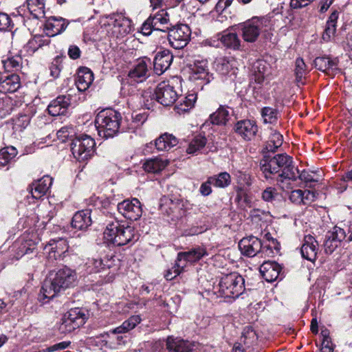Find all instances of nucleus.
I'll use <instances>...</instances> for the list:
<instances>
[{
  "instance_id": "dca6fc26",
  "label": "nucleus",
  "mask_w": 352,
  "mask_h": 352,
  "mask_svg": "<svg viewBox=\"0 0 352 352\" xmlns=\"http://www.w3.org/2000/svg\"><path fill=\"white\" fill-rule=\"evenodd\" d=\"M151 65V60L148 58L144 57L138 59L129 72L128 76L136 82H143L150 76Z\"/></svg>"
},
{
  "instance_id": "7c9ffc66",
  "label": "nucleus",
  "mask_w": 352,
  "mask_h": 352,
  "mask_svg": "<svg viewBox=\"0 0 352 352\" xmlns=\"http://www.w3.org/2000/svg\"><path fill=\"white\" fill-rule=\"evenodd\" d=\"M91 213L90 209L82 210L76 212L72 220V226L80 230L87 229L92 223Z\"/></svg>"
},
{
  "instance_id": "6ab92c4d",
  "label": "nucleus",
  "mask_w": 352,
  "mask_h": 352,
  "mask_svg": "<svg viewBox=\"0 0 352 352\" xmlns=\"http://www.w3.org/2000/svg\"><path fill=\"white\" fill-rule=\"evenodd\" d=\"M69 22L60 16H50L45 23L46 35L49 37L55 36L63 32Z\"/></svg>"
},
{
  "instance_id": "49530a36",
  "label": "nucleus",
  "mask_w": 352,
  "mask_h": 352,
  "mask_svg": "<svg viewBox=\"0 0 352 352\" xmlns=\"http://www.w3.org/2000/svg\"><path fill=\"white\" fill-rule=\"evenodd\" d=\"M206 138L204 136H195L190 142L187 148V152L191 154L195 153L203 148L206 146Z\"/></svg>"
},
{
  "instance_id": "a211bd4d",
  "label": "nucleus",
  "mask_w": 352,
  "mask_h": 352,
  "mask_svg": "<svg viewBox=\"0 0 352 352\" xmlns=\"http://www.w3.org/2000/svg\"><path fill=\"white\" fill-rule=\"evenodd\" d=\"M111 19L113 20L112 33L116 37H122L131 31V20L122 13L113 14Z\"/></svg>"
},
{
  "instance_id": "680f3d73",
  "label": "nucleus",
  "mask_w": 352,
  "mask_h": 352,
  "mask_svg": "<svg viewBox=\"0 0 352 352\" xmlns=\"http://www.w3.org/2000/svg\"><path fill=\"white\" fill-rule=\"evenodd\" d=\"M276 190L272 187H268L262 192V199L265 201L272 202L276 197Z\"/></svg>"
},
{
  "instance_id": "3c124183",
  "label": "nucleus",
  "mask_w": 352,
  "mask_h": 352,
  "mask_svg": "<svg viewBox=\"0 0 352 352\" xmlns=\"http://www.w3.org/2000/svg\"><path fill=\"white\" fill-rule=\"evenodd\" d=\"M102 258H89L85 263L86 271L89 274L99 272L102 270Z\"/></svg>"
},
{
  "instance_id": "a18cd8bd",
  "label": "nucleus",
  "mask_w": 352,
  "mask_h": 352,
  "mask_svg": "<svg viewBox=\"0 0 352 352\" xmlns=\"http://www.w3.org/2000/svg\"><path fill=\"white\" fill-rule=\"evenodd\" d=\"M213 186L219 188H226L230 184L231 177L226 172L221 173L217 176L210 177Z\"/></svg>"
},
{
  "instance_id": "69168bd1",
  "label": "nucleus",
  "mask_w": 352,
  "mask_h": 352,
  "mask_svg": "<svg viewBox=\"0 0 352 352\" xmlns=\"http://www.w3.org/2000/svg\"><path fill=\"white\" fill-rule=\"evenodd\" d=\"M254 73L262 74L266 75V72L267 70V64L263 60H258L256 61L254 66Z\"/></svg>"
},
{
  "instance_id": "bb28decb",
  "label": "nucleus",
  "mask_w": 352,
  "mask_h": 352,
  "mask_svg": "<svg viewBox=\"0 0 352 352\" xmlns=\"http://www.w3.org/2000/svg\"><path fill=\"white\" fill-rule=\"evenodd\" d=\"M93 80L94 74L91 69L85 67L79 68L75 80V84L79 91H86L90 87Z\"/></svg>"
},
{
  "instance_id": "052dcab7",
  "label": "nucleus",
  "mask_w": 352,
  "mask_h": 352,
  "mask_svg": "<svg viewBox=\"0 0 352 352\" xmlns=\"http://www.w3.org/2000/svg\"><path fill=\"white\" fill-rule=\"evenodd\" d=\"M289 200L297 205L302 204L303 202V190H292L289 195Z\"/></svg>"
},
{
  "instance_id": "2eb2a0df",
  "label": "nucleus",
  "mask_w": 352,
  "mask_h": 352,
  "mask_svg": "<svg viewBox=\"0 0 352 352\" xmlns=\"http://www.w3.org/2000/svg\"><path fill=\"white\" fill-rule=\"evenodd\" d=\"M190 78L203 86L209 83L212 79V74L208 72V62L206 60H197L191 68Z\"/></svg>"
},
{
  "instance_id": "393cba45",
  "label": "nucleus",
  "mask_w": 352,
  "mask_h": 352,
  "mask_svg": "<svg viewBox=\"0 0 352 352\" xmlns=\"http://www.w3.org/2000/svg\"><path fill=\"white\" fill-rule=\"evenodd\" d=\"M338 63L336 58H331L329 56L317 57L314 60L315 67L328 75H334L336 73L338 70Z\"/></svg>"
},
{
  "instance_id": "473e14b6",
  "label": "nucleus",
  "mask_w": 352,
  "mask_h": 352,
  "mask_svg": "<svg viewBox=\"0 0 352 352\" xmlns=\"http://www.w3.org/2000/svg\"><path fill=\"white\" fill-rule=\"evenodd\" d=\"M1 63L5 72H16L22 67L23 58L21 55H13L9 52L6 58H3Z\"/></svg>"
},
{
  "instance_id": "79ce46f5",
  "label": "nucleus",
  "mask_w": 352,
  "mask_h": 352,
  "mask_svg": "<svg viewBox=\"0 0 352 352\" xmlns=\"http://www.w3.org/2000/svg\"><path fill=\"white\" fill-rule=\"evenodd\" d=\"M140 100V105L147 109L153 107L155 102L157 101L155 98V90L153 91L151 89H147L142 91V93L135 96Z\"/></svg>"
},
{
  "instance_id": "423d86ee",
  "label": "nucleus",
  "mask_w": 352,
  "mask_h": 352,
  "mask_svg": "<svg viewBox=\"0 0 352 352\" xmlns=\"http://www.w3.org/2000/svg\"><path fill=\"white\" fill-rule=\"evenodd\" d=\"M352 241V222L344 224L343 228L335 226L332 231L328 232L324 241V249L326 254H332L341 243Z\"/></svg>"
},
{
  "instance_id": "20e7f679",
  "label": "nucleus",
  "mask_w": 352,
  "mask_h": 352,
  "mask_svg": "<svg viewBox=\"0 0 352 352\" xmlns=\"http://www.w3.org/2000/svg\"><path fill=\"white\" fill-rule=\"evenodd\" d=\"M104 237L113 245L122 246L138 241V236L133 226L113 221L106 227Z\"/></svg>"
},
{
  "instance_id": "0e129e2a",
  "label": "nucleus",
  "mask_w": 352,
  "mask_h": 352,
  "mask_svg": "<svg viewBox=\"0 0 352 352\" xmlns=\"http://www.w3.org/2000/svg\"><path fill=\"white\" fill-rule=\"evenodd\" d=\"M315 0H291L290 6L293 9H300L309 6Z\"/></svg>"
},
{
  "instance_id": "4d7b16f0",
  "label": "nucleus",
  "mask_w": 352,
  "mask_h": 352,
  "mask_svg": "<svg viewBox=\"0 0 352 352\" xmlns=\"http://www.w3.org/2000/svg\"><path fill=\"white\" fill-rule=\"evenodd\" d=\"M297 175L298 176L296 177L294 179H290V181H296L297 179H300V180L304 181L307 184L319 182V179L318 178H314L313 173H309L304 170L301 173H300L298 169L297 168Z\"/></svg>"
},
{
  "instance_id": "a19ab883",
  "label": "nucleus",
  "mask_w": 352,
  "mask_h": 352,
  "mask_svg": "<svg viewBox=\"0 0 352 352\" xmlns=\"http://www.w3.org/2000/svg\"><path fill=\"white\" fill-rule=\"evenodd\" d=\"M196 100L197 96L195 94H188L179 100L175 107V110L179 114L187 112L194 107Z\"/></svg>"
},
{
  "instance_id": "aec40b11",
  "label": "nucleus",
  "mask_w": 352,
  "mask_h": 352,
  "mask_svg": "<svg viewBox=\"0 0 352 352\" xmlns=\"http://www.w3.org/2000/svg\"><path fill=\"white\" fill-rule=\"evenodd\" d=\"M173 55L168 50L158 52L154 58L153 67L156 74L161 75L170 66Z\"/></svg>"
},
{
  "instance_id": "2f4dec72",
  "label": "nucleus",
  "mask_w": 352,
  "mask_h": 352,
  "mask_svg": "<svg viewBox=\"0 0 352 352\" xmlns=\"http://www.w3.org/2000/svg\"><path fill=\"white\" fill-rule=\"evenodd\" d=\"M113 329L107 332L101 334V337L104 338V346L116 349L117 346L124 345L126 342V336L124 333H114Z\"/></svg>"
},
{
  "instance_id": "e2e57ef3",
  "label": "nucleus",
  "mask_w": 352,
  "mask_h": 352,
  "mask_svg": "<svg viewBox=\"0 0 352 352\" xmlns=\"http://www.w3.org/2000/svg\"><path fill=\"white\" fill-rule=\"evenodd\" d=\"M212 185H213V182H212V179L210 177L206 182L201 184L199 188V192L201 195L204 197L210 195L212 193Z\"/></svg>"
},
{
  "instance_id": "58836bf2",
  "label": "nucleus",
  "mask_w": 352,
  "mask_h": 352,
  "mask_svg": "<svg viewBox=\"0 0 352 352\" xmlns=\"http://www.w3.org/2000/svg\"><path fill=\"white\" fill-rule=\"evenodd\" d=\"M28 9L34 19L43 17L45 15L44 0H27Z\"/></svg>"
},
{
  "instance_id": "c756f323",
  "label": "nucleus",
  "mask_w": 352,
  "mask_h": 352,
  "mask_svg": "<svg viewBox=\"0 0 352 352\" xmlns=\"http://www.w3.org/2000/svg\"><path fill=\"white\" fill-rule=\"evenodd\" d=\"M230 109H231L228 106L220 105L215 112L210 114L208 120L203 126L208 123L219 126L226 125L230 119Z\"/></svg>"
},
{
  "instance_id": "4c0bfd02",
  "label": "nucleus",
  "mask_w": 352,
  "mask_h": 352,
  "mask_svg": "<svg viewBox=\"0 0 352 352\" xmlns=\"http://www.w3.org/2000/svg\"><path fill=\"white\" fill-rule=\"evenodd\" d=\"M283 135L275 130H271L264 150L267 153H274L283 144Z\"/></svg>"
},
{
  "instance_id": "b1692460",
  "label": "nucleus",
  "mask_w": 352,
  "mask_h": 352,
  "mask_svg": "<svg viewBox=\"0 0 352 352\" xmlns=\"http://www.w3.org/2000/svg\"><path fill=\"white\" fill-rule=\"evenodd\" d=\"M52 184V178L45 175L42 178L34 181L30 186L32 197L39 199L44 196Z\"/></svg>"
},
{
  "instance_id": "864d4df0",
  "label": "nucleus",
  "mask_w": 352,
  "mask_h": 352,
  "mask_svg": "<svg viewBox=\"0 0 352 352\" xmlns=\"http://www.w3.org/2000/svg\"><path fill=\"white\" fill-rule=\"evenodd\" d=\"M186 266L185 263H180L177 261V259L175 261L174 266L171 269H168L165 274L164 277L167 280H171L176 276L180 274L182 272L184 267Z\"/></svg>"
},
{
  "instance_id": "a878e982",
  "label": "nucleus",
  "mask_w": 352,
  "mask_h": 352,
  "mask_svg": "<svg viewBox=\"0 0 352 352\" xmlns=\"http://www.w3.org/2000/svg\"><path fill=\"white\" fill-rule=\"evenodd\" d=\"M21 87L20 78L16 74L0 77V93H13Z\"/></svg>"
},
{
  "instance_id": "338daca9",
  "label": "nucleus",
  "mask_w": 352,
  "mask_h": 352,
  "mask_svg": "<svg viewBox=\"0 0 352 352\" xmlns=\"http://www.w3.org/2000/svg\"><path fill=\"white\" fill-rule=\"evenodd\" d=\"M102 261H103V267H102V270H104V269H111L112 267H113L116 264H115V256H107L105 257H104L103 258H102Z\"/></svg>"
},
{
  "instance_id": "0eeeda50",
  "label": "nucleus",
  "mask_w": 352,
  "mask_h": 352,
  "mask_svg": "<svg viewBox=\"0 0 352 352\" xmlns=\"http://www.w3.org/2000/svg\"><path fill=\"white\" fill-rule=\"evenodd\" d=\"M95 146V140L87 135L76 137L70 144L72 155L79 162L90 159L94 155Z\"/></svg>"
},
{
  "instance_id": "37998d69",
  "label": "nucleus",
  "mask_w": 352,
  "mask_h": 352,
  "mask_svg": "<svg viewBox=\"0 0 352 352\" xmlns=\"http://www.w3.org/2000/svg\"><path fill=\"white\" fill-rule=\"evenodd\" d=\"M168 163V161H164L157 157L151 158L144 163L143 168L146 172L156 173L164 169Z\"/></svg>"
},
{
  "instance_id": "e433bc0d",
  "label": "nucleus",
  "mask_w": 352,
  "mask_h": 352,
  "mask_svg": "<svg viewBox=\"0 0 352 352\" xmlns=\"http://www.w3.org/2000/svg\"><path fill=\"white\" fill-rule=\"evenodd\" d=\"M340 12L337 10H334L329 16L326 23L322 38L324 41H329L330 38L334 36L336 31L337 22Z\"/></svg>"
},
{
  "instance_id": "13d9d810",
  "label": "nucleus",
  "mask_w": 352,
  "mask_h": 352,
  "mask_svg": "<svg viewBox=\"0 0 352 352\" xmlns=\"http://www.w3.org/2000/svg\"><path fill=\"white\" fill-rule=\"evenodd\" d=\"M12 25L13 24L10 17L6 13L0 12V30H9Z\"/></svg>"
},
{
  "instance_id": "cd10ccee",
  "label": "nucleus",
  "mask_w": 352,
  "mask_h": 352,
  "mask_svg": "<svg viewBox=\"0 0 352 352\" xmlns=\"http://www.w3.org/2000/svg\"><path fill=\"white\" fill-rule=\"evenodd\" d=\"M206 255H208L206 248L198 246L187 252H179L177 259L180 263H185V262L195 263Z\"/></svg>"
},
{
  "instance_id": "bf43d9fd",
  "label": "nucleus",
  "mask_w": 352,
  "mask_h": 352,
  "mask_svg": "<svg viewBox=\"0 0 352 352\" xmlns=\"http://www.w3.org/2000/svg\"><path fill=\"white\" fill-rule=\"evenodd\" d=\"M322 342L320 348V352H333V344L331 338L326 333L322 331Z\"/></svg>"
},
{
  "instance_id": "603ef678",
  "label": "nucleus",
  "mask_w": 352,
  "mask_h": 352,
  "mask_svg": "<svg viewBox=\"0 0 352 352\" xmlns=\"http://www.w3.org/2000/svg\"><path fill=\"white\" fill-rule=\"evenodd\" d=\"M13 109V103L10 98L6 96L0 98V113L1 116L10 114Z\"/></svg>"
},
{
  "instance_id": "ea45409f",
  "label": "nucleus",
  "mask_w": 352,
  "mask_h": 352,
  "mask_svg": "<svg viewBox=\"0 0 352 352\" xmlns=\"http://www.w3.org/2000/svg\"><path fill=\"white\" fill-rule=\"evenodd\" d=\"M142 321L139 315H133L124 320L121 325L113 329L114 333H126L135 328Z\"/></svg>"
},
{
  "instance_id": "c03bdc74",
  "label": "nucleus",
  "mask_w": 352,
  "mask_h": 352,
  "mask_svg": "<svg viewBox=\"0 0 352 352\" xmlns=\"http://www.w3.org/2000/svg\"><path fill=\"white\" fill-rule=\"evenodd\" d=\"M17 155V151L14 146H8L0 150V166L7 165Z\"/></svg>"
},
{
  "instance_id": "5701e85b",
  "label": "nucleus",
  "mask_w": 352,
  "mask_h": 352,
  "mask_svg": "<svg viewBox=\"0 0 352 352\" xmlns=\"http://www.w3.org/2000/svg\"><path fill=\"white\" fill-rule=\"evenodd\" d=\"M260 272L267 282H273L278 279L280 274L282 267L275 261H265L260 266Z\"/></svg>"
},
{
  "instance_id": "412c9836",
  "label": "nucleus",
  "mask_w": 352,
  "mask_h": 352,
  "mask_svg": "<svg viewBox=\"0 0 352 352\" xmlns=\"http://www.w3.org/2000/svg\"><path fill=\"white\" fill-rule=\"evenodd\" d=\"M197 344L179 338L168 337L166 348L168 352H192Z\"/></svg>"
},
{
  "instance_id": "4468645a",
  "label": "nucleus",
  "mask_w": 352,
  "mask_h": 352,
  "mask_svg": "<svg viewBox=\"0 0 352 352\" xmlns=\"http://www.w3.org/2000/svg\"><path fill=\"white\" fill-rule=\"evenodd\" d=\"M117 208L118 210L122 216L131 221L139 219L142 214L141 203L136 198L125 199L119 203Z\"/></svg>"
},
{
  "instance_id": "f704fd0d",
  "label": "nucleus",
  "mask_w": 352,
  "mask_h": 352,
  "mask_svg": "<svg viewBox=\"0 0 352 352\" xmlns=\"http://www.w3.org/2000/svg\"><path fill=\"white\" fill-rule=\"evenodd\" d=\"M178 143L177 139L172 134L164 133L160 135L155 142L156 148L160 151H168Z\"/></svg>"
},
{
  "instance_id": "4be33fe9",
  "label": "nucleus",
  "mask_w": 352,
  "mask_h": 352,
  "mask_svg": "<svg viewBox=\"0 0 352 352\" xmlns=\"http://www.w3.org/2000/svg\"><path fill=\"white\" fill-rule=\"evenodd\" d=\"M70 104L69 96H59L50 102L47 107V110L52 116L65 115Z\"/></svg>"
},
{
  "instance_id": "7ed1b4c3",
  "label": "nucleus",
  "mask_w": 352,
  "mask_h": 352,
  "mask_svg": "<svg viewBox=\"0 0 352 352\" xmlns=\"http://www.w3.org/2000/svg\"><path fill=\"white\" fill-rule=\"evenodd\" d=\"M122 116L120 112L107 108L99 111L94 123L99 136L107 139L113 138L120 132Z\"/></svg>"
},
{
  "instance_id": "c85d7f7f",
  "label": "nucleus",
  "mask_w": 352,
  "mask_h": 352,
  "mask_svg": "<svg viewBox=\"0 0 352 352\" xmlns=\"http://www.w3.org/2000/svg\"><path fill=\"white\" fill-rule=\"evenodd\" d=\"M318 243L311 235H306L304 243L301 247L302 256L310 261H314L316 258Z\"/></svg>"
},
{
  "instance_id": "774afa93",
  "label": "nucleus",
  "mask_w": 352,
  "mask_h": 352,
  "mask_svg": "<svg viewBox=\"0 0 352 352\" xmlns=\"http://www.w3.org/2000/svg\"><path fill=\"white\" fill-rule=\"evenodd\" d=\"M70 344V342H61L57 344H55L48 348L46 349L47 352H53L58 350L65 349L69 346Z\"/></svg>"
},
{
  "instance_id": "09e8293b",
  "label": "nucleus",
  "mask_w": 352,
  "mask_h": 352,
  "mask_svg": "<svg viewBox=\"0 0 352 352\" xmlns=\"http://www.w3.org/2000/svg\"><path fill=\"white\" fill-rule=\"evenodd\" d=\"M294 73L296 82L302 83V80L306 74V65L302 58H298L296 60Z\"/></svg>"
},
{
  "instance_id": "39448f33",
  "label": "nucleus",
  "mask_w": 352,
  "mask_h": 352,
  "mask_svg": "<svg viewBox=\"0 0 352 352\" xmlns=\"http://www.w3.org/2000/svg\"><path fill=\"white\" fill-rule=\"evenodd\" d=\"M217 289L215 292L220 296L235 299L243 293L245 280L238 273L232 272L221 278Z\"/></svg>"
},
{
  "instance_id": "1a4fd4ad",
  "label": "nucleus",
  "mask_w": 352,
  "mask_h": 352,
  "mask_svg": "<svg viewBox=\"0 0 352 352\" xmlns=\"http://www.w3.org/2000/svg\"><path fill=\"white\" fill-rule=\"evenodd\" d=\"M239 248L243 255L248 257H253L258 254L261 256L273 254L270 245H264L261 239L253 236L243 238L239 242Z\"/></svg>"
},
{
  "instance_id": "f03ea898",
  "label": "nucleus",
  "mask_w": 352,
  "mask_h": 352,
  "mask_svg": "<svg viewBox=\"0 0 352 352\" xmlns=\"http://www.w3.org/2000/svg\"><path fill=\"white\" fill-rule=\"evenodd\" d=\"M77 278L76 273L65 266L50 272L44 280L40 292L41 300H50L66 289L74 287Z\"/></svg>"
},
{
  "instance_id": "de8ad7c7",
  "label": "nucleus",
  "mask_w": 352,
  "mask_h": 352,
  "mask_svg": "<svg viewBox=\"0 0 352 352\" xmlns=\"http://www.w3.org/2000/svg\"><path fill=\"white\" fill-rule=\"evenodd\" d=\"M278 111L277 109L265 107L261 109V116L263 118L265 123L273 124L276 122L278 118Z\"/></svg>"
},
{
  "instance_id": "f257e3e1",
  "label": "nucleus",
  "mask_w": 352,
  "mask_h": 352,
  "mask_svg": "<svg viewBox=\"0 0 352 352\" xmlns=\"http://www.w3.org/2000/svg\"><path fill=\"white\" fill-rule=\"evenodd\" d=\"M260 167L266 179L278 174L276 181L283 189L292 188L289 182L298 176L297 167L294 166L292 157L285 153L274 157L265 155L260 162Z\"/></svg>"
},
{
  "instance_id": "6e6552de",
  "label": "nucleus",
  "mask_w": 352,
  "mask_h": 352,
  "mask_svg": "<svg viewBox=\"0 0 352 352\" xmlns=\"http://www.w3.org/2000/svg\"><path fill=\"white\" fill-rule=\"evenodd\" d=\"M87 319L85 311L80 308L71 309L64 314L58 327L61 334H67L83 325Z\"/></svg>"
},
{
  "instance_id": "ddd939ff",
  "label": "nucleus",
  "mask_w": 352,
  "mask_h": 352,
  "mask_svg": "<svg viewBox=\"0 0 352 352\" xmlns=\"http://www.w3.org/2000/svg\"><path fill=\"white\" fill-rule=\"evenodd\" d=\"M267 20L264 19L252 18L243 23L241 26V35L243 40L248 43L255 42Z\"/></svg>"
},
{
  "instance_id": "f3484780",
  "label": "nucleus",
  "mask_w": 352,
  "mask_h": 352,
  "mask_svg": "<svg viewBox=\"0 0 352 352\" xmlns=\"http://www.w3.org/2000/svg\"><path fill=\"white\" fill-rule=\"evenodd\" d=\"M234 131L244 140H251L258 131L255 121L245 119L238 121L233 127Z\"/></svg>"
},
{
  "instance_id": "72a5a7b5",
  "label": "nucleus",
  "mask_w": 352,
  "mask_h": 352,
  "mask_svg": "<svg viewBox=\"0 0 352 352\" xmlns=\"http://www.w3.org/2000/svg\"><path fill=\"white\" fill-rule=\"evenodd\" d=\"M218 39L224 47L234 50L240 49L241 41L236 33L224 31L222 34H218Z\"/></svg>"
},
{
  "instance_id": "6e6d98bb",
  "label": "nucleus",
  "mask_w": 352,
  "mask_h": 352,
  "mask_svg": "<svg viewBox=\"0 0 352 352\" xmlns=\"http://www.w3.org/2000/svg\"><path fill=\"white\" fill-rule=\"evenodd\" d=\"M30 118L28 115H21L14 120V129L15 130L22 131L30 124Z\"/></svg>"
},
{
  "instance_id": "8fccbe9b",
  "label": "nucleus",
  "mask_w": 352,
  "mask_h": 352,
  "mask_svg": "<svg viewBox=\"0 0 352 352\" xmlns=\"http://www.w3.org/2000/svg\"><path fill=\"white\" fill-rule=\"evenodd\" d=\"M57 138L61 142H66L68 140L72 142L75 132L72 126H63L57 131Z\"/></svg>"
},
{
  "instance_id": "c9c22d12",
  "label": "nucleus",
  "mask_w": 352,
  "mask_h": 352,
  "mask_svg": "<svg viewBox=\"0 0 352 352\" xmlns=\"http://www.w3.org/2000/svg\"><path fill=\"white\" fill-rule=\"evenodd\" d=\"M50 43V39L48 36L37 34L28 42L25 47L28 53L33 54L39 48L48 45Z\"/></svg>"
},
{
  "instance_id": "9b49d317",
  "label": "nucleus",
  "mask_w": 352,
  "mask_h": 352,
  "mask_svg": "<svg viewBox=\"0 0 352 352\" xmlns=\"http://www.w3.org/2000/svg\"><path fill=\"white\" fill-rule=\"evenodd\" d=\"M170 20L169 14L165 9H162L153 14H151L141 26V33L149 36L153 31H167L164 26Z\"/></svg>"
},
{
  "instance_id": "f8f14e48",
  "label": "nucleus",
  "mask_w": 352,
  "mask_h": 352,
  "mask_svg": "<svg viewBox=\"0 0 352 352\" xmlns=\"http://www.w3.org/2000/svg\"><path fill=\"white\" fill-rule=\"evenodd\" d=\"M178 98V94L175 87L169 82H160L155 89V98L157 102L164 106H170L175 103Z\"/></svg>"
},
{
  "instance_id": "9d476101",
  "label": "nucleus",
  "mask_w": 352,
  "mask_h": 352,
  "mask_svg": "<svg viewBox=\"0 0 352 352\" xmlns=\"http://www.w3.org/2000/svg\"><path fill=\"white\" fill-rule=\"evenodd\" d=\"M168 39L171 47L180 50L187 45L190 40L191 30L184 23H178L171 27H166Z\"/></svg>"
},
{
  "instance_id": "5fc2aeb1",
  "label": "nucleus",
  "mask_w": 352,
  "mask_h": 352,
  "mask_svg": "<svg viewBox=\"0 0 352 352\" xmlns=\"http://www.w3.org/2000/svg\"><path fill=\"white\" fill-rule=\"evenodd\" d=\"M270 216V212L261 210L258 208L252 209L250 212V217L252 221L256 222L267 221V217Z\"/></svg>"
}]
</instances>
